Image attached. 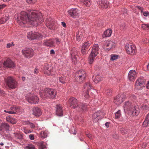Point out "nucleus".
<instances>
[{"label":"nucleus","instance_id":"7c9ffc66","mask_svg":"<svg viewBox=\"0 0 149 149\" xmlns=\"http://www.w3.org/2000/svg\"><path fill=\"white\" fill-rule=\"evenodd\" d=\"M93 78L94 82L96 83H97L102 79V77L101 75L98 74L96 75L93 76Z\"/></svg>","mask_w":149,"mask_h":149},{"label":"nucleus","instance_id":"09e8293b","mask_svg":"<svg viewBox=\"0 0 149 149\" xmlns=\"http://www.w3.org/2000/svg\"><path fill=\"white\" fill-rule=\"evenodd\" d=\"M40 149H45L46 148V146L44 144L43 142H41L40 143Z\"/></svg>","mask_w":149,"mask_h":149},{"label":"nucleus","instance_id":"c03bdc74","mask_svg":"<svg viewBox=\"0 0 149 149\" xmlns=\"http://www.w3.org/2000/svg\"><path fill=\"white\" fill-rule=\"evenodd\" d=\"M149 42V40L146 38H143L142 41V43L144 45L148 44Z\"/></svg>","mask_w":149,"mask_h":149},{"label":"nucleus","instance_id":"2eb2a0df","mask_svg":"<svg viewBox=\"0 0 149 149\" xmlns=\"http://www.w3.org/2000/svg\"><path fill=\"white\" fill-rule=\"evenodd\" d=\"M70 16L73 18H78L79 16V12L77 8L71 9L68 11Z\"/></svg>","mask_w":149,"mask_h":149},{"label":"nucleus","instance_id":"b1692460","mask_svg":"<svg viewBox=\"0 0 149 149\" xmlns=\"http://www.w3.org/2000/svg\"><path fill=\"white\" fill-rule=\"evenodd\" d=\"M56 114L59 116H61L63 115L62 107L60 104H57L56 107Z\"/></svg>","mask_w":149,"mask_h":149},{"label":"nucleus","instance_id":"473e14b6","mask_svg":"<svg viewBox=\"0 0 149 149\" xmlns=\"http://www.w3.org/2000/svg\"><path fill=\"white\" fill-rule=\"evenodd\" d=\"M68 77L67 76H62L59 78V80L60 82L63 84H65L66 83V81L68 80Z\"/></svg>","mask_w":149,"mask_h":149},{"label":"nucleus","instance_id":"4d7b16f0","mask_svg":"<svg viewBox=\"0 0 149 149\" xmlns=\"http://www.w3.org/2000/svg\"><path fill=\"white\" fill-rule=\"evenodd\" d=\"M29 138L31 140H33L34 139V136L33 134H31L29 135Z\"/></svg>","mask_w":149,"mask_h":149},{"label":"nucleus","instance_id":"20e7f679","mask_svg":"<svg viewBox=\"0 0 149 149\" xmlns=\"http://www.w3.org/2000/svg\"><path fill=\"white\" fill-rule=\"evenodd\" d=\"M40 97L43 99H45L47 97L53 98L56 96V91L54 90L47 88L40 92Z\"/></svg>","mask_w":149,"mask_h":149},{"label":"nucleus","instance_id":"c85d7f7f","mask_svg":"<svg viewBox=\"0 0 149 149\" xmlns=\"http://www.w3.org/2000/svg\"><path fill=\"white\" fill-rule=\"evenodd\" d=\"M9 128V125L6 123H2L1 126L0 130L1 131L8 130Z\"/></svg>","mask_w":149,"mask_h":149},{"label":"nucleus","instance_id":"49530a36","mask_svg":"<svg viewBox=\"0 0 149 149\" xmlns=\"http://www.w3.org/2000/svg\"><path fill=\"white\" fill-rule=\"evenodd\" d=\"M121 115L120 111V110L118 111L115 114V118H118Z\"/></svg>","mask_w":149,"mask_h":149},{"label":"nucleus","instance_id":"2f4dec72","mask_svg":"<svg viewBox=\"0 0 149 149\" xmlns=\"http://www.w3.org/2000/svg\"><path fill=\"white\" fill-rule=\"evenodd\" d=\"M112 33L111 29H108L104 31V34L102 35L103 38L110 36Z\"/></svg>","mask_w":149,"mask_h":149},{"label":"nucleus","instance_id":"ddd939ff","mask_svg":"<svg viewBox=\"0 0 149 149\" xmlns=\"http://www.w3.org/2000/svg\"><path fill=\"white\" fill-rule=\"evenodd\" d=\"M56 22L51 17L47 18L46 20V25L51 30L54 29Z\"/></svg>","mask_w":149,"mask_h":149},{"label":"nucleus","instance_id":"37998d69","mask_svg":"<svg viewBox=\"0 0 149 149\" xmlns=\"http://www.w3.org/2000/svg\"><path fill=\"white\" fill-rule=\"evenodd\" d=\"M119 56L116 54H111V60L112 61L118 59Z\"/></svg>","mask_w":149,"mask_h":149},{"label":"nucleus","instance_id":"f704fd0d","mask_svg":"<svg viewBox=\"0 0 149 149\" xmlns=\"http://www.w3.org/2000/svg\"><path fill=\"white\" fill-rule=\"evenodd\" d=\"M47 132L46 131H42L40 132L39 136L42 139L45 138L47 137Z\"/></svg>","mask_w":149,"mask_h":149},{"label":"nucleus","instance_id":"4468645a","mask_svg":"<svg viewBox=\"0 0 149 149\" xmlns=\"http://www.w3.org/2000/svg\"><path fill=\"white\" fill-rule=\"evenodd\" d=\"M45 73L47 75L54 74L55 70L54 68L49 66V65L46 64L44 67Z\"/></svg>","mask_w":149,"mask_h":149},{"label":"nucleus","instance_id":"412c9836","mask_svg":"<svg viewBox=\"0 0 149 149\" xmlns=\"http://www.w3.org/2000/svg\"><path fill=\"white\" fill-rule=\"evenodd\" d=\"M124 95H118L114 98V102L116 104L119 105L124 100Z\"/></svg>","mask_w":149,"mask_h":149},{"label":"nucleus","instance_id":"a878e982","mask_svg":"<svg viewBox=\"0 0 149 149\" xmlns=\"http://www.w3.org/2000/svg\"><path fill=\"white\" fill-rule=\"evenodd\" d=\"M19 107L12 106L10 107V111L5 110H4V112L11 114H15L16 113V112L19 110Z\"/></svg>","mask_w":149,"mask_h":149},{"label":"nucleus","instance_id":"6ab92c4d","mask_svg":"<svg viewBox=\"0 0 149 149\" xmlns=\"http://www.w3.org/2000/svg\"><path fill=\"white\" fill-rule=\"evenodd\" d=\"M136 77V72L134 70H131L128 73V78L131 81H134Z\"/></svg>","mask_w":149,"mask_h":149},{"label":"nucleus","instance_id":"de8ad7c7","mask_svg":"<svg viewBox=\"0 0 149 149\" xmlns=\"http://www.w3.org/2000/svg\"><path fill=\"white\" fill-rule=\"evenodd\" d=\"M15 136L17 138L19 139H21L22 138V136L21 134L19 133L15 134Z\"/></svg>","mask_w":149,"mask_h":149},{"label":"nucleus","instance_id":"58836bf2","mask_svg":"<svg viewBox=\"0 0 149 149\" xmlns=\"http://www.w3.org/2000/svg\"><path fill=\"white\" fill-rule=\"evenodd\" d=\"M141 28L144 30L149 31V24H142Z\"/></svg>","mask_w":149,"mask_h":149},{"label":"nucleus","instance_id":"72a5a7b5","mask_svg":"<svg viewBox=\"0 0 149 149\" xmlns=\"http://www.w3.org/2000/svg\"><path fill=\"white\" fill-rule=\"evenodd\" d=\"M103 114L102 112L98 111L97 112L94 113L92 117L93 119H95L98 116H100L101 117L103 116Z\"/></svg>","mask_w":149,"mask_h":149},{"label":"nucleus","instance_id":"cd10ccee","mask_svg":"<svg viewBox=\"0 0 149 149\" xmlns=\"http://www.w3.org/2000/svg\"><path fill=\"white\" fill-rule=\"evenodd\" d=\"M142 125L143 127H146L149 125V113L146 115L144 121L143 122Z\"/></svg>","mask_w":149,"mask_h":149},{"label":"nucleus","instance_id":"9b49d317","mask_svg":"<svg viewBox=\"0 0 149 149\" xmlns=\"http://www.w3.org/2000/svg\"><path fill=\"white\" fill-rule=\"evenodd\" d=\"M27 36L28 39L31 40L34 39L40 40L42 39L43 37L41 34L38 32L33 33L32 31L28 33Z\"/></svg>","mask_w":149,"mask_h":149},{"label":"nucleus","instance_id":"423d86ee","mask_svg":"<svg viewBox=\"0 0 149 149\" xmlns=\"http://www.w3.org/2000/svg\"><path fill=\"white\" fill-rule=\"evenodd\" d=\"M86 76L85 72L83 70L78 71L75 75V79L77 82L81 83L83 81Z\"/></svg>","mask_w":149,"mask_h":149},{"label":"nucleus","instance_id":"f03ea898","mask_svg":"<svg viewBox=\"0 0 149 149\" xmlns=\"http://www.w3.org/2000/svg\"><path fill=\"white\" fill-rule=\"evenodd\" d=\"M69 102L71 108L75 109L77 107V110L79 112H84L86 111L88 108L86 104L85 103H80L78 105L77 100L73 97L69 99Z\"/></svg>","mask_w":149,"mask_h":149},{"label":"nucleus","instance_id":"0e129e2a","mask_svg":"<svg viewBox=\"0 0 149 149\" xmlns=\"http://www.w3.org/2000/svg\"><path fill=\"white\" fill-rule=\"evenodd\" d=\"M50 54H55V52L53 49H52L50 50Z\"/></svg>","mask_w":149,"mask_h":149},{"label":"nucleus","instance_id":"c9c22d12","mask_svg":"<svg viewBox=\"0 0 149 149\" xmlns=\"http://www.w3.org/2000/svg\"><path fill=\"white\" fill-rule=\"evenodd\" d=\"M80 1L82 2L85 5L88 6H89L91 4V1L90 0H80Z\"/></svg>","mask_w":149,"mask_h":149},{"label":"nucleus","instance_id":"bb28decb","mask_svg":"<svg viewBox=\"0 0 149 149\" xmlns=\"http://www.w3.org/2000/svg\"><path fill=\"white\" fill-rule=\"evenodd\" d=\"M54 41L52 39L45 40L44 41V45L47 47H52L54 46Z\"/></svg>","mask_w":149,"mask_h":149},{"label":"nucleus","instance_id":"69168bd1","mask_svg":"<svg viewBox=\"0 0 149 149\" xmlns=\"http://www.w3.org/2000/svg\"><path fill=\"white\" fill-rule=\"evenodd\" d=\"M146 87L148 89H149V81L146 85Z\"/></svg>","mask_w":149,"mask_h":149},{"label":"nucleus","instance_id":"39448f33","mask_svg":"<svg viewBox=\"0 0 149 149\" xmlns=\"http://www.w3.org/2000/svg\"><path fill=\"white\" fill-rule=\"evenodd\" d=\"M4 79L6 85L10 88L14 89L17 86V83L15 79L11 77H8Z\"/></svg>","mask_w":149,"mask_h":149},{"label":"nucleus","instance_id":"e433bc0d","mask_svg":"<svg viewBox=\"0 0 149 149\" xmlns=\"http://www.w3.org/2000/svg\"><path fill=\"white\" fill-rule=\"evenodd\" d=\"M8 19L9 18L7 16H5L0 19V22L1 24H3L5 23Z\"/></svg>","mask_w":149,"mask_h":149},{"label":"nucleus","instance_id":"ea45409f","mask_svg":"<svg viewBox=\"0 0 149 149\" xmlns=\"http://www.w3.org/2000/svg\"><path fill=\"white\" fill-rule=\"evenodd\" d=\"M76 38L78 41H79L82 37L81 32L78 31L76 33Z\"/></svg>","mask_w":149,"mask_h":149},{"label":"nucleus","instance_id":"c756f323","mask_svg":"<svg viewBox=\"0 0 149 149\" xmlns=\"http://www.w3.org/2000/svg\"><path fill=\"white\" fill-rule=\"evenodd\" d=\"M6 119L7 122L13 124L16 123L17 121L16 119L9 116L6 117Z\"/></svg>","mask_w":149,"mask_h":149},{"label":"nucleus","instance_id":"774afa93","mask_svg":"<svg viewBox=\"0 0 149 149\" xmlns=\"http://www.w3.org/2000/svg\"><path fill=\"white\" fill-rule=\"evenodd\" d=\"M109 123H108V122L106 123H105V126L107 127H108L109 126Z\"/></svg>","mask_w":149,"mask_h":149},{"label":"nucleus","instance_id":"8fccbe9b","mask_svg":"<svg viewBox=\"0 0 149 149\" xmlns=\"http://www.w3.org/2000/svg\"><path fill=\"white\" fill-rule=\"evenodd\" d=\"M14 46V44L13 42H12L11 43H8L7 44L6 47L7 48H9L11 47Z\"/></svg>","mask_w":149,"mask_h":149},{"label":"nucleus","instance_id":"5701e85b","mask_svg":"<svg viewBox=\"0 0 149 149\" xmlns=\"http://www.w3.org/2000/svg\"><path fill=\"white\" fill-rule=\"evenodd\" d=\"M129 112L131 113L132 116H137L139 113V109L138 107L134 105L132 108L131 109Z\"/></svg>","mask_w":149,"mask_h":149},{"label":"nucleus","instance_id":"338daca9","mask_svg":"<svg viewBox=\"0 0 149 149\" xmlns=\"http://www.w3.org/2000/svg\"><path fill=\"white\" fill-rule=\"evenodd\" d=\"M86 135L90 139L92 136V135L89 134H86Z\"/></svg>","mask_w":149,"mask_h":149},{"label":"nucleus","instance_id":"6e6d98bb","mask_svg":"<svg viewBox=\"0 0 149 149\" xmlns=\"http://www.w3.org/2000/svg\"><path fill=\"white\" fill-rule=\"evenodd\" d=\"M106 92L108 95H109V94L112 92V91L111 89H108L106 90Z\"/></svg>","mask_w":149,"mask_h":149},{"label":"nucleus","instance_id":"4c0bfd02","mask_svg":"<svg viewBox=\"0 0 149 149\" xmlns=\"http://www.w3.org/2000/svg\"><path fill=\"white\" fill-rule=\"evenodd\" d=\"M128 129L126 127H123L120 128V131L122 134H126L128 132Z\"/></svg>","mask_w":149,"mask_h":149},{"label":"nucleus","instance_id":"052dcab7","mask_svg":"<svg viewBox=\"0 0 149 149\" xmlns=\"http://www.w3.org/2000/svg\"><path fill=\"white\" fill-rule=\"evenodd\" d=\"M136 7L137 8V9H138L139 10L141 11V12H142L143 8L139 6H137Z\"/></svg>","mask_w":149,"mask_h":149},{"label":"nucleus","instance_id":"6e6552de","mask_svg":"<svg viewBox=\"0 0 149 149\" xmlns=\"http://www.w3.org/2000/svg\"><path fill=\"white\" fill-rule=\"evenodd\" d=\"M26 99L29 102L34 104L38 103L39 100L37 95L32 93L28 94L26 96Z\"/></svg>","mask_w":149,"mask_h":149},{"label":"nucleus","instance_id":"a19ab883","mask_svg":"<svg viewBox=\"0 0 149 149\" xmlns=\"http://www.w3.org/2000/svg\"><path fill=\"white\" fill-rule=\"evenodd\" d=\"M90 44L89 42H85L83 44L81 48L87 49L90 45Z\"/></svg>","mask_w":149,"mask_h":149},{"label":"nucleus","instance_id":"680f3d73","mask_svg":"<svg viewBox=\"0 0 149 149\" xmlns=\"http://www.w3.org/2000/svg\"><path fill=\"white\" fill-rule=\"evenodd\" d=\"M61 24L65 28L66 27V25L64 22H61Z\"/></svg>","mask_w":149,"mask_h":149},{"label":"nucleus","instance_id":"aec40b11","mask_svg":"<svg viewBox=\"0 0 149 149\" xmlns=\"http://www.w3.org/2000/svg\"><path fill=\"white\" fill-rule=\"evenodd\" d=\"M32 114L36 117H39L42 114L40 109L38 107H35L32 109Z\"/></svg>","mask_w":149,"mask_h":149},{"label":"nucleus","instance_id":"393cba45","mask_svg":"<svg viewBox=\"0 0 149 149\" xmlns=\"http://www.w3.org/2000/svg\"><path fill=\"white\" fill-rule=\"evenodd\" d=\"M97 4L100 6L101 7L103 8H107L109 6V3L106 0H101L97 2Z\"/></svg>","mask_w":149,"mask_h":149},{"label":"nucleus","instance_id":"a211bd4d","mask_svg":"<svg viewBox=\"0 0 149 149\" xmlns=\"http://www.w3.org/2000/svg\"><path fill=\"white\" fill-rule=\"evenodd\" d=\"M70 54L72 61L75 63L77 62L78 57L77 55V52L76 49L75 48L72 49Z\"/></svg>","mask_w":149,"mask_h":149},{"label":"nucleus","instance_id":"9d476101","mask_svg":"<svg viewBox=\"0 0 149 149\" xmlns=\"http://www.w3.org/2000/svg\"><path fill=\"white\" fill-rule=\"evenodd\" d=\"M22 52L23 55L27 58L32 57L34 55V53L33 49L31 48L24 49L22 50Z\"/></svg>","mask_w":149,"mask_h":149},{"label":"nucleus","instance_id":"603ef678","mask_svg":"<svg viewBox=\"0 0 149 149\" xmlns=\"http://www.w3.org/2000/svg\"><path fill=\"white\" fill-rule=\"evenodd\" d=\"M26 2L29 3H35L36 0H26Z\"/></svg>","mask_w":149,"mask_h":149},{"label":"nucleus","instance_id":"5fc2aeb1","mask_svg":"<svg viewBox=\"0 0 149 149\" xmlns=\"http://www.w3.org/2000/svg\"><path fill=\"white\" fill-rule=\"evenodd\" d=\"M29 149H35V146L33 145H30L28 146Z\"/></svg>","mask_w":149,"mask_h":149},{"label":"nucleus","instance_id":"3c124183","mask_svg":"<svg viewBox=\"0 0 149 149\" xmlns=\"http://www.w3.org/2000/svg\"><path fill=\"white\" fill-rule=\"evenodd\" d=\"M87 49L81 48V52L83 54H87Z\"/></svg>","mask_w":149,"mask_h":149},{"label":"nucleus","instance_id":"1a4fd4ad","mask_svg":"<svg viewBox=\"0 0 149 149\" xmlns=\"http://www.w3.org/2000/svg\"><path fill=\"white\" fill-rule=\"evenodd\" d=\"M125 49L128 54L131 55L134 54L136 52V48L135 45L131 43H126Z\"/></svg>","mask_w":149,"mask_h":149},{"label":"nucleus","instance_id":"4be33fe9","mask_svg":"<svg viewBox=\"0 0 149 149\" xmlns=\"http://www.w3.org/2000/svg\"><path fill=\"white\" fill-rule=\"evenodd\" d=\"M134 105L131 102L128 101L125 102L123 106V109L125 111H129Z\"/></svg>","mask_w":149,"mask_h":149},{"label":"nucleus","instance_id":"e2e57ef3","mask_svg":"<svg viewBox=\"0 0 149 149\" xmlns=\"http://www.w3.org/2000/svg\"><path fill=\"white\" fill-rule=\"evenodd\" d=\"M38 72V69L37 68L35 69L34 73L35 74H37Z\"/></svg>","mask_w":149,"mask_h":149},{"label":"nucleus","instance_id":"7ed1b4c3","mask_svg":"<svg viewBox=\"0 0 149 149\" xmlns=\"http://www.w3.org/2000/svg\"><path fill=\"white\" fill-rule=\"evenodd\" d=\"M99 49L100 48L98 44H95L92 47L88 59V63L90 64H91L94 62L95 57L99 53Z\"/></svg>","mask_w":149,"mask_h":149},{"label":"nucleus","instance_id":"79ce46f5","mask_svg":"<svg viewBox=\"0 0 149 149\" xmlns=\"http://www.w3.org/2000/svg\"><path fill=\"white\" fill-rule=\"evenodd\" d=\"M23 124L24 125H29L30 127L31 128H34L35 127V126L33 123H31L29 121L24 122Z\"/></svg>","mask_w":149,"mask_h":149},{"label":"nucleus","instance_id":"a18cd8bd","mask_svg":"<svg viewBox=\"0 0 149 149\" xmlns=\"http://www.w3.org/2000/svg\"><path fill=\"white\" fill-rule=\"evenodd\" d=\"M23 132L24 133H25L26 134H27L28 133L31 132V131L30 130L28 129H27L25 127H23Z\"/></svg>","mask_w":149,"mask_h":149},{"label":"nucleus","instance_id":"f8f14e48","mask_svg":"<svg viewBox=\"0 0 149 149\" xmlns=\"http://www.w3.org/2000/svg\"><path fill=\"white\" fill-rule=\"evenodd\" d=\"M91 85L89 82H86L84 86V92L83 95L86 98L88 99L90 97L88 91L91 89Z\"/></svg>","mask_w":149,"mask_h":149},{"label":"nucleus","instance_id":"0eeeda50","mask_svg":"<svg viewBox=\"0 0 149 149\" xmlns=\"http://www.w3.org/2000/svg\"><path fill=\"white\" fill-rule=\"evenodd\" d=\"M115 46V43L112 40H109L104 41L102 45V48L105 51H109L114 48Z\"/></svg>","mask_w":149,"mask_h":149},{"label":"nucleus","instance_id":"864d4df0","mask_svg":"<svg viewBox=\"0 0 149 149\" xmlns=\"http://www.w3.org/2000/svg\"><path fill=\"white\" fill-rule=\"evenodd\" d=\"M141 108L142 109H143L146 110H147L148 109V106L146 105H145V104H143L141 106Z\"/></svg>","mask_w":149,"mask_h":149},{"label":"nucleus","instance_id":"dca6fc26","mask_svg":"<svg viewBox=\"0 0 149 149\" xmlns=\"http://www.w3.org/2000/svg\"><path fill=\"white\" fill-rule=\"evenodd\" d=\"M144 83V79L143 78L140 77L137 80L135 84V87L138 90H140L143 86Z\"/></svg>","mask_w":149,"mask_h":149},{"label":"nucleus","instance_id":"f257e3e1","mask_svg":"<svg viewBox=\"0 0 149 149\" xmlns=\"http://www.w3.org/2000/svg\"><path fill=\"white\" fill-rule=\"evenodd\" d=\"M17 23L20 26H25L27 23L31 24L35 26L38 25L44 20L42 17H38L36 11H32L29 15L25 12H22L20 18H17Z\"/></svg>","mask_w":149,"mask_h":149},{"label":"nucleus","instance_id":"bf43d9fd","mask_svg":"<svg viewBox=\"0 0 149 149\" xmlns=\"http://www.w3.org/2000/svg\"><path fill=\"white\" fill-rule=\"evenodd\" d=\"M55 40L57 44H59L61 42V40L58 38H55Z\"/></svg>","mask_w":149,"mask_h":149},{"label":"nucleus","instance_id":"f3484780","mask_svg":"<svg viewBox=\"0 0 149 149\" xmlns=\"http://www.w3.org/2000/svg\"><path fill=\"white\" fill-rule=\"evenodd\" d=\"M4 67L9 68H14L15 67V65L14 62L9 58H7L3 63Z\"/></svg>","mask_w":149,"mask_h":149},{"label":"nucleus","instance_id":"13d9d810","mask_svg":"<svg viewBox=\"0 0 149 149\" xmlns=\"http://www.w3.org/2000/svg\"><path fill=\"white\" fill-rule=\"evenodd\" d=\"M143 15L145 16H149V12H145L143 13Z\"/></svg>","mask_w":149,"mask_h":149}]
</instances>
